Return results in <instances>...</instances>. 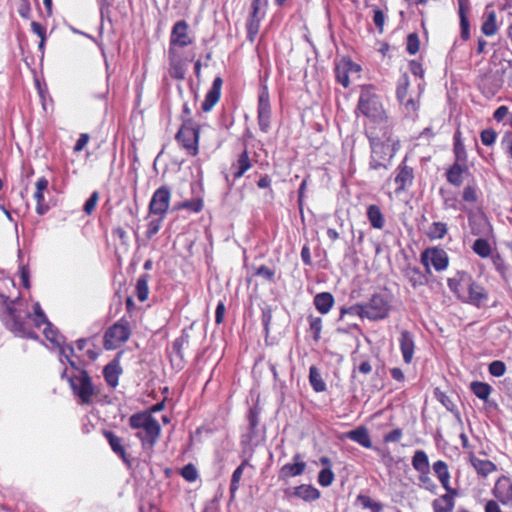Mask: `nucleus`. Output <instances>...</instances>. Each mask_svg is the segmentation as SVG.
<instances>
[{"label":"nucleus","instance_id":"nucleus-9","mask_svg":"<svg viewBox=\"0 0 512 512\" xmlns=\"http://www.w3.org/2000/svg\"><path fill=\"white\" fill-rule=\"evenodd\" d=\"M420 261L428 274H431V267L437 272L446 270L450 262L447 252L439 246L423 250L420 254Z\"/></svg>","mask_w":512,"mask_h":512},{"label":"nucleus","instance_id":"nucleus-42","mask_svg":"<svg viewBox=\"0 0 512 512\" xmlns=\"http://www.w3.org/2000/svg\"><path fill=\"white\" fill-rule=\"evenodd\" d=\"M470 390L479 399L487 401L492 392V387L486 382L473 381L470 384Z\"/></svg>","mask_w":512,"mask_h":512},{"label":"nucleus","instance_id":"nucleus-62","mask_svg":"<svg viewBox=\"0 0 512 512\" xmlns=\"http://www.w3.org/2000/svg\"><path fill=\"white\" fill-rule=\"evenodd\" d=\"M488 371L494 377H501L506 371V365L503 361L495 360L489 364Z\"/></svg>","mask_w":512,"mask_h":512},{"label":"nucleus","instance_id":"nucleus-11","mask_svg":"<svg viewBox=\"0 0 512 512\" xmlns=\"http://www.w3.org/2000/svg\"><path fill=\"white\" fill-rule=\"evenodd\" d=\"M395 183V194L400 195L410 189L415 180V169L409 163L408 156H405L393 172Z\"/></svg>","mask_w":512,"mask_h":512},{"label":"nucleus","instance_id":"nucleus-16","mask_svg":"<svg viewBox=\"0 0 512 512\" xmlns=\"http://www.w3.org/2000/svg\"><path fill=\"white\" fill-rule=\"evenodd\" d=\"M360 72L361 66L352 61L350 57L341 58L336 62L334 67L336 81L344 88H348L350 86V74H358Z\"/></svg>","mask_w":512,"mask_h":512},{"label":"nucleus","instance_id":"nucleus-37","mask_svg":"<svg viewBox=\"0 0 512 512\" xmlns=\"http://www.w3.org/2000/svg\"><path fill=\"white\" fill-rule=\"evenodd\" d=\"M189 334L184 330L182 334L176 338L172 344L173 351L179 356V369H182L184 366V348L189 343Z\"/></svg>","mask_w":512,"mask_h":512},{"label":"nucleus","instance_id":"nucleus-49","mask_svg":"<svg viewBox=\"0 0 512 512\" xmlns=\"http://www.w3.org/2000/svg\"><path fill=\"white\" fill-rule=\"evenodd\" d=\"M203 206V200L201 198H197L178 203L175 209H186L193 213H199L202 211Z\"/></svg>","mask_w":512,"mask_h":512},{"label":"nucleus","instance_id":"nucleus-20","mask_svg":"<svg viewBox=\"0 0 512 512\" xmlns=\"http://www.w3.org/2000/svg\"><path fill=\"white\" fill-rule=\"evenodd\" d=\"M469 174L470 171L467 162L454 161L453 164L446 169L445 178L450 185L458 188L462 186L464 176Z\"/></svg>","mask_w":512,"mask_h":512},{"label":"nucleus","instance_id":"nucleus-27","mask_svg":"<svg viewBox=\"0 0 512 512\" xmlns=\"http://www.w3.org/2000/svg\"><path fill=\"white\" fill-rule=\"evenodd\" d=\"M286 494L292 497H296L305 502H313L320 498L321 492L310 484H301L294 487L291 491H286Z\"/></svg>","mask_w":512,"mask_h":512},{"label":"nucleus","instance_id":"nucleus-6","mask_svg":"<svg viewBox=\"0 0 512 512\" xmlns=\"http://www.w3.org/2000/svg\"><path fill=\"white\" fill-rule=\"evenodd\" d=\"M371 155L369 160L370 170L388 169L389 162L399 149V141L391 140L385 142L371 143Z\"/></svg>","mask_w":512,"mask_h":512},{"label":"nucleus","instance_id":"nucleus-47","mask_svg":"<svg viewBox=\"0 0 512 512\" xmlns=\"http://www.w3.org/2000/svg\"><path fill=\"white\" fill-rule=\"evenodd\" d=\"M469 225L473 235H485L490 230L487 220L483 217L469 219Z\"/></svg>","mask_w":512,"mask_h":512},{"label":"nucleus","instance_id":"nucleus-44","mask_svg":"<svg viewBox=\"0 0 512 512\" xmlns=\"http://www.w3.org/2000/svg\"><path fill=\"white\" fill-rule=\"evenodd\" d=\"M309 382L315 392L319 393L326 390V384L316 366H311L309 369Z\"/></svg>","mask_w":512,"mask_h":512},{"label":"nucleus","instance_id":"nucleus-57","mask_svg":"<svg viewBox=\"0 0 512 512\" xmlns=\"http://www.w3.org/2000/svg\"><path fill=\"white\" fill-rule=\"evenodd\" d=\"M33 198L36 201V208H35L36 213L38 215L46 214L49 211L50 207L45 202L44 193H40V192H36L35 191L34 194H33Z\"/></svg>","mask_w":512,"mask_h":512},{"label":"nucleus","instance_id":"nucleus-28","mask_svg":"<svg viewBox=\"0 0 512 512\" xmlns=\"http://www.w3.org/2000/svg\"><path fill=\"white\" fill-rule=\"evenodd\" d=\"M169 68L168 73L171 78L182 80L185 77L186 68L183 61L180 59L176 49L169 48L168 50Z\"/></svg>","mask_w":512,"mask_h":512},{"label":"nucleus","instance_id":"nucleus-15","mask_svg":"<svg viewBox=\"0 0 512 512\" xmlns=\"http://www.w3.org/2000/svg\"><path fill=\"white\" fill-rule=\"evenodd\" d=\"M171 201V190L168 186L163 185L156 189L149 202V214L165 217Z\"/></svg>","mask_w":512,"mask_h":512},{"label":"nucleus","instance_id":"nucleus-22","mask_svg":"<svg viewBox=\"0 0 512 512\" xmlns=\"http://www.w3.org/2000/svg\"><path fill=\"white\" fill-rule=\"evenodd\" d=\"M222 86L223 79L220 76L215 77L212 82V86L207 91L205 99L201 104V109L203 112H210L214 108V106L219 102L221 97Z\"/></svg>","mask_w":512,"mask_h":512},{"label":"nucleus","instance_id":"nucleus-23","mask_svg":"<svg viewBox=\"0 0 512 512\" xmlns=\"http://www.w3.org/2000/svg\"><path fill=\"white\" fill-rule=\"evenodd\" d=\"M307 464L302 460L300 453L293 456V463L283 465L279 470V479L287 480L291 477L302 475L306 470Z\"/></svg>","mask_w":512,"mask_h":512},{"label":"nucleus","instance_id":"nucleus-25","mask_svg":"<svg viewBox=\"0 0 512 512\" xmlns=\"http://www.w3.org/2000/svg\"><path fill=\"white\" fill-rule=\"evenodd\" d=\"M399 347L402 353L403 361L410 364L414 358L415 353V337L413 333L408 330H402L399 337Z\"/></svg>","mask_w":512,"mask_h":512},{"label":"nucleus","instance_id":"nucleus-4","mask_svg":"<svg viewBox=\"0 0 512 512\" xmlns=\"http://www.w3.org/2000/svg\"><path fill=\"white\" fill-rule=\"evenodd\" d=\"M361 113L368 121L381 120L387 112L373 85H364L361 88L356 113Z\"/></svg>","mask_w":512,"mask_h":512},{"label":"nucleus","instance_id":"nucleus-55","mask_svg":"<svg viewBox=\"0 0 512 512\" xmlns=\"http://www.w3.org/2000/svg\"><path fill=\"white\" fill-rule=\"evenodd\" d=\"M334 480H335V474L332 471V468H323L322 470H320V472L318 474V483L322 487H328V486L332 485Z\"/></svg>","mask_w":512,"mask_h":512},{"label":"nucleus","instance_id":"nucleus-30","mask_svg":"<svg viewBox=\"0 0 512 512\" xmlns=\"http://www.w3.org/2000/svg\"><path fill=\"white\" fill-rule=\"evenodd\" d=\"M469 462L476 470L478 475L482 477H486L497 470V466L495 463L487 459H480L474 454H470Z\"/></svg>","mask_w":512,"mask_h":512},{"label":"nucleus","instance_id":"nucleus-36","mask_svg":"<svg viewBox=\"0 0 512 512\" xmlns=\"http://www.w3.org/2000/svg\"><path fill=\"white\" fill-rule=\"evenodd\" d=\"M405 276L413 288L425 286L428 283V278L418 267H408L405 271Z\"/></svg>","mask_w":512,"mask_h":512},{"label":"nucleus","instance_id":"nucleus-40","mask_svg":"<svg viewBox=\"0 0 512 512\" xmlns=\"http://www.w3.org/2000/svg\"><path fill=\"white\" fill-rule=\"evenodd\" d=\"M480 190L475 180L469 182L462 191V200L465 203L475 205L479 201Z\"/></svg>","mask_w":512,"mask_h":512},{"label":"nucleus","instance_id":"nucleus-48","mask_svg":"<svg viewBox=\"0 0 512 512\" xmlns=\"http://www.w3.org/2000/svg\"><path fill=\"white\" fill-rule=\"evenodd\" d=\"M357 502L360 503L363 508L369 509L371 512H382L383 510L381 503L374 501L367 495L359 494L357 496Z\"/></svg>","mask_w":512,"mask_h":512},{"label":"nucleus","instance_id":"nucleus-21","mask_svg":"<svg viewBox=\"0 0 512 512\" xmlns=\"http://www.w3.org/2000/svg\"><path fill=\"white\" fill-rule=\"evenodd\" d=\"M446 493L440 495L432 501L433 512H453L456 505V498L459 496L457 489L445 490Z\"/></svg>","mask_w":512,"mask_h":512},{"label":"nucleus","instance_id":"nucleus-38","mask_svg":"<svg viewBox=\"0 0 512 512\" xmlns=\"http://www.w3.org/2000/svg\"><path fill=\"white\" fill-rule=\"evenodd\" d=\"M481 32L485 36H494L498 32L497 16L495 11L485 13L484 21L481 25Z\"/></svg>","mask_w":512,"mask_h":512},{"label":"nucleus","instance_id":"nucleus-56","mask_svg":"<svg viewBox=\"0 0 512 512\" xmlns=\"http://www.w3.org/2000/svg\"><path fill=\"white\" fill-rule=\"evenodd\" d=\"M372 12H373V22H374L378 32L380 34H382L384 31L386 16H385L384 12L382 11V9L378 6H373Z\"/></svg>","mask_w":512,"mask_h":512},{"label":"nucleus","instance_id":"nucleus-1","mask_svg":"<svg viewBox=\"0 0 512 512\" xmlns=\"http://www.w3.org/2000/svg\"><path fill=\"white\" fill-rule=\"evenodd\" d=\"M19 300L10 299L8 295L0 292V320L3 325L16 336L37 339L38 335L30 327L28 318L29 312H23L16 307V302Z\"/></svg>","mask_w":512,"mask_h":512},{"label":"nucleus","instance_id":"nucleus-10","mask_svg":"<svg viewBox=\"0 0 512 512\" xmlns=\"http://www.w3.org/2000/svg\"><path fill=\"white\" fill-rule=\"evenodd\" d=\"M365 135L368 138L369 144L396 140L388 116L381 118V120L368 121L365 124Z\"/></svg>","mask_w":512,"mask_h":512},{"label":"nucleus","instance_id":"nucleus-24","mask_svg":"<svg viewBox=\"0 0 512 512\" xmlns=\"http://www.w3.org/2000/svg\"><path fill=\"white\" fill-rule=\"evenodd\" d=\"M104 438L108 441L111 450L126 464H130L129 455L124 445V439L117 436L113 431L104 429Z\"/></svg>","mask_w":512,"mask_h":512},{"label":"nucleus","instance_id":"nucleus-34","mask_svg":"<svg viewBox=\"0 0 512 512\" xmlns=\"http://www.w3.org/2000/svg\"><path fill=\"white\" fill-rule=\"evenodd\" d=\"M448 225L442 221H434L424 231L430 241L442 240L448 234Z\"/></svg>","mask_w":512,"mask_h":512},{"label":"nucleus","instance_id":"nucleus-46","mask_svg":"<svg viewBox=\"0 0 512 512\" xmlns=\"http://www.w3.org/2000/svg\"><path fill=\"white\" fill-rule=\"evenodd\" d=\"M249 465L248 460H243L241 464L234 470L232 477H231V483H230V493L231 496H234L237 490L239 489V484L244 472V469Z\"/></svg>","mask_w":512,"mask_h":512},{"label":"nucleus","instance_id":"nucleus-26","mask_svg":"<svg viewBox=\"0 0 512 512\" xmlns=\"http://www.w3.org/2000/svg\"><path fill=\"white\" fill-rule=\"evenodd\" d=\"M253 166L248 150L245 148L238 154L237 159L231 164L230 170L234 180L242 178Z\"/></svg>","mask_w":512,"mask_h":512},{"label":"nucleus","instance_id":"nucleus-8","mask_svg":"<svg viewBox=\"0 0 512 512\" xmlns=\"http://www.w3.org/2000/svg\"><path fill=\"white\" fill-rule=\"evenodd\" d=\"M131 336V327L127 319L121 318L104 334V347L106 350H115L127 342Z\"/></svg>","mask_w":512,"mask_h":512},{"label":"nucleus","instance_id":"nucleus-51","mask_svg":"<svg viewBox=\"0 0 512 512\" xmlns=\"http://www.w3.org/2000/svg\"><path fill=\"white\" fill-rule=\"evenodd\" d=\"M420 50V39L416 32L409 33L406 40V51L410 55H415Z\"/></svg>","mask_w":512,"mask_h":512},{"label":"nucleus","instance_id":"nucleus-31","mask_svg":"<svg viewBox=\"0 0 512 512\" xmlns=\"http://www.w3.org/2000/svg\"><path fill=\"white\" fill-rule=\"evenodd\" d=\"M453 154L454 161L468 162V152L466 150L463 134L460 128H457L453 135Z\"/></svg>","mask_w":512,"mask_h":512},{"label":"nucleus","instance_id":"nucleus-33","mask_svg":"<svg viewBox=\"0 0 512 512\" xmlns=\"http://www.w3.org/2000/svg\"><path fill=\"white\" fill-rule=\"evenodd\" d=\"M366 216L372 228L382 230L385 227V216L378 205H369L367 207Z\"/></svg>","mask_w":512,"mask_h":512},{"label":"nucleus","instance_id":"nucleus-54","mask_svg":"<svg viewBox=\"0 0 512 512\" xmlns=\"http://www.w3.org/2000/svg\"><path fill=\"white\" fill-rule=\"evenodd\" d=\"M409 86V78L407 74H404L396 89V96L399 102H404V100L408 97Z\"/></svg>","mask_w":512,"mask_h":512},{"label":"nucleus","instance_id":"nucleus-13","mask_svg":"<svg viewBox=\"0 0 512 512\" xmlns=\"http://www.w3.org/2000/svg\"><path fill=\"white\" fill-rule=\"evenodd\" d=\"M269 0H253L250 6V13L246 22L247 35L253 40L258 34L261 22L264 20Z\"/></svg>","mask_w":512,"mask_h":512},{"label":"nucleus","instance_id":"nucleus-60","mask_svg":"<svg viewBox=\"0 0 512 512\" xmlns=\"http://www.w3.org/2000/svg\"><path fill=\"white\" fill-rule=\"evenodd\" d=\"M310 330L313 333V339L318 341L320 339L321 331H322V319L320 317H314L310 315L308 317Z\"/></svg>","mask_w":512,"mask_h":512},{"label":"nucleus","instance_id":"nucleus-5","mask_svg":"<svg viewBox=\"0 0 512 512\" xmlns=\"http://www.w3.org/2000/svg\"><path fill=\"white\" fill-rule=\"evenodd\" d=\"M201 126L191 117L182 118V123L175 134V140L186 154L195 157L199 154Z\"/></svg>","mask_w":512,"mask_h":512},{"label":"nucleus","instance_id":"nucleus-64","mask_svg":"<svg viewBox=\"0 0 512 512\" xmlns=\"http://www.w3.org/2000/svg\"><path fill=\"white\" fill-rule=\"evenodd\" d=\"M501 145L507 155V157L512 161V131H507L501 140Z\"/></svg>","mask_w":512,"mask_h":512},{"label":"nucleus","instance_id":"nucleus-52","mask_svg":"<svg viewBox=\"0 0 512 512\" xmlns=\"http://www.w3.org/2000/svg\"><path fill=\"white\" fill-rule=\"evenodd\" d=\"M165 217H160L156 219H152L147 224V229L145 231V236L147 239L151 240L161 229L162 223Z\"/></svg>","mask_w":512,"mask_h":512},{"label":"nucleus","instance_id":"nucleus-50","mask_svg":"<svg viewBox=\"0 0 512 512\" xmlns=\"http://www.w3.org/2000/svg\"><path fill=\"white\" fill-rule=\"evenodd\" d=\"M491 258L496 271L501 275L502 278L506 279L509 266L506 263L505 258L498 252L493 254Z\"/></svg>","mask_w":512,"mask_h":512},{"label":"nucleus","instance_id":"nucleus-63","mask_svg":"<svg viewBox=\"0 0 512 512\" xmlns=\"http://www.w3.org/2000/svg\"><path fill=\"white\" fill-rule=\"evenodd\" d=\"M45 325H46V327L43 330V334H44L45 338L52 343L60 345L61 337H60L58 331L53 329L52 324L50 322H48Z\"/></svg>","mask_w":512,"mask_h":512},{"label":"nucleus","instance_id":"nucleus-7","mask_svg":"<svg viewBox=\"0 0 512 512\" xmlns=\"http://www.w3.org/2000/svg\"><path fill=\"white\" fill-rule=\"evenodd\" d=\"M69 384L74 395L79 398L80 404L89 405L92 403L96 391L86 370H79L77 374L72 375L69 378Z\"/></svg>","mask_w":512,"mask_h":512},{"label":"nucleus","instance_id":"nucleus-29","mask_svg":"<svg viewBox=\"0 0 512 512\" xmlns=\"http://www.w3.org/2000/svg\"><path fill=\"white\" fill-rule=\"evenodd\" d=\"M432 469L441 486L445 490L454 489L450 484L451 475L447 463L443 460H437L433 463Z\"/></svg>","mask_w":512,"mask_h":512},{"label":"nucleus","instance_id":"nucleus-32","mask_svg":"<svg viewBox=\"0 0 512 512\" xmlns=\"http://www.w3.org/2000/svg\"><path fill=\"white\" fill-rule=\"evenodd\" d=\"M347 438L358 443L364 448L371 449L373 448L371 437L369 435L368 429L365 426H359L349 432L346 433Z\"/></svg>","mask_w":512,"mask_h":512},{"label":"nucleus","instance_id":"nucleus-3","mask_svg":"<svg viewBox=\"0 0 512 512\" xmlns=\"http://www.w3.org/2000/svg\"><path fill=\"white\" fill-rule=\"evenodd\" d=\"M128 424L131 429L137 430L135 436L141 442L143 449L154 448L161 434V425L153 415H150V412L132 414Z\"/></svg>","mask_w":512,"mask_h":512},{"label":"nucleus","instance_id":"nucleus-58","mask_svg":"<svg viewBox=\"0 0 512 512\" xmlns=\"http://www.w3.org/2000/svg\"><path fill=\"white\" fill-rule=\"evenodd\" d=\"M497 132L493 128H486L480 132V139L483 145L492 146L497 139Z\"/></svg>","mask_w":512,"mask_h":512},{"label":"nucleus","instance_id":"nucleus-17","mask_svg":"<svg viewBox=\"0 0 512 512\" xmlns=\"http://www.w3.org/2000/svg\"><path fill=\"white\" fill-rule=\"evenodd\" d=\"M477 86L486 98H491L500 91L502 80L496 72L490 70L478 77Z\"/></svg>","mask_w":512,"mask_h":512},{"label":"nucleus","instance_id":"nucleus-19","mask_svg":"<svg viewBox=\"0 0 512 512\" xmlns=\"http://www.w3.org/2000/svg\"><path fill=\"white\" fill-rule=\"evenodd\" d=\"M492 494L501 504L512 508V478L499 477L494 484Z\"/></svg>","mask_w":512,"mask_h":512},{"label":"nucleus","instance_id":"nucleus-41","mask_svg":"<svg viewBox=\"0 0 512 512\" xmlns=\"http://www.w3.org/2000/svg\"><path fill=\"white\" fill-rule=\"evenodd\" d=\"M120 373L121 369L117 364L110 363L104 367V379L111 388H115L118 385Z\"/></svg>","mask_w":512,"mask_h":512},{"label":"nucleus","instance_id":"nucleus-35","mask_svg":"<svg viewBox=\"0 0 512 512\" xmlns=\"http://www.w3.org/2000/svg\"><path fill=\"white\" fill-rule=\"evenodd\" d=\"M313 303L321 314H327L332 309L335 300L331 293L321 292L315 295Z\"/></svg>","mask_w":512,"mask_h":512},{"label":"nucleus","instance_id":"nucleus-12","mask_svg":"<svg viewBox=\"0 0 512 512\" xmlns=\"http://www.w3.org/2000/svg\"><path fill=\"white\" fill-rule=\"evenodd\" d=\"M272 106L270 93L266 84L261 85L257 101V121L260 130L268 133L271 127Z\"/></svg>","mask_w":512,"mask_h":512},{"label":"nucleus","instance_id":"nucleus-53","mask_svg":"<svg viewBox=\"0 0 512 512\" xmlns=\"http://www.w3.org/2000/svg\"><path fill=\"white\" fill-rule=\"evenodd\" d=\"M365 309H364V304L363 303H357L355 305H352L350 307H342L340 309V317L343 318L344 315L346 314H350V315H353V316H358L362 319L366 318L365 316Z\"/></svg>","mask_w":512,"mask_h":512},{"label":"nucleus","instance_id":"nucleus-43","mask_svg":"<svg viewBox=\"0 0 512 512\" xmlns=\"http://www.w3.org/2000/svg\"><path fill=\"white\" fill-rule=\"evenodd\" d=\"M150 279L149 274H142L136 282L135 293L139 301L144 302L149 296L148 282Z\"/></svg>","mask_w":512,"mask_h":512},{"label":"nucleus","instance_id":"nucleus-14","mask_svg":"<svg viewBox=\"0 0 512 512\" xmlns=\"http://www.w3.org/2000/svg\"><path fill=\"white\" fill-rule=\"evenodd\" d=\"M363 304L365 316L371 321L382 320L389 316L391 305L385 295L375 293L368 302Z\"/></svg>","mask_w":512,"mask_h":512},{"label":"nucleus","instance_id":"nucleus-2","mask_svg":"<svg viewBox=\"0 0 512 512\" xmlns=\"http://www.w3.org/2000/svg\"><path fill=\"white\" fill-rule=\"evenodd\" d=\"M447 284L456 297L464 303L481 308L488 302L489 294L486 288L465 271L458 272L454 277L449 278Z\"/></svg>","mask_w":512,"mask_h":512},{"label":"nucleus","instance_id":"nucleus-59","mask_svg":"<svg viewBox=\"0 0 512 512\" xmlns=\"http://www.w3.org/2000/svg\"><path fill=\"white\" fill-rule=\"evenodd\" d=\"M99 202V192L94 191L90 197L85 201L83 205V211L88 215H92V213L95 211L97 204Z\"/></svg>","mask_w":512,"mask_h":512},{"label":"nucleus","instance_id":"nucleus-61","mask_svg":"<svg viewBox=\"0 0 512 512\" xmlns=\"http://www.w3.org/2000/svg\"><path fill=\"white\" fill-rule=\"evenodd\" d=\"M180 475L188 482H194L198 478L197 469L191 463L181 469Z\"/></svg>","mask_w":512,"mask_h":512},{"label":"nucleus","instance_id":"nucleus-45","mask_svg":"<svg viewBox=\"0 0 512 512\" xmlns=\"http://www.w3.org/2000/svg\"><path fill=\"white\" fill-rule=\"evenodd\" d=\"M472 251L481 258H488L493 255L490 243L484 238H478L474 241Z\"/></svg>","mask_w":512,"mask_h":512},{"label":"nucleus","instance_id":"nucleus-39","mask_svg":"<svg viewBox=\"0 0 512 512\" xmlns=\"http://www.w3.org/2000/svg\"><path fill=\"white\" fill-rule=\"evenodd\" d=\"M413 468L418 472H430L428 455L424 450H417L411 460Z\"/></svg>","mask_w":512,"mask_h":512},{"label":"nucleus","instance_id":"nucleus-18","mask_svg":"<svg viewBox=\"0 0 512 512\" xmlns=\"http://www.w3.org/2000/svg\"><path fill=\"white\" fill-rule=\"evenodd\" d=\"M189 25L185 20L177 21L171 30L169 48L176 47L184 48L193 43V39L190 37Z\"/></svg>","mask_w":512,"mask_h":512}]
</instances>
